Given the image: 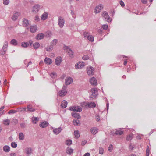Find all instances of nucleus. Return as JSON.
<instances>
[{"instance_id": "f257e3e1", "label": "nucleus", "mask_w": 156, "mask_h": 156, "mask_svg": "<svg viewBox=\"0 0 156 156\" xmlns=\"http://www.w3.org/2000/svg\"><path fill=\"white\" fill-rule=\"evenodd\" d=\"M67 88V87L66 86H63L62 90L58 91V94L59 96L63 97L66 94L67 92L66 90Z\"/></svg>"}, {"instance_id": "f03ea898", "label": "nucleus", "mask_w": 156, "mask_h": 156, "mask_svg": "<svg viewBox=\"0 0 156 156\" xmlns=\"http://www.w3.org/2000/svg\"><path fill=\"white\" fill-rule=\"evenodd\" d=\"M8 42L7 41H5L3 44V45L1 51V54L2 55H4L8 47Z\"/></svg>"}, {"instance_id": "7ed1b4c3", "label": "nucleus", "mask_w": 156, "mask_h": 156, "mask_svg": "<svg viewBox=\"0 0 156 156\" xmlns=\"http://www.w3.org/2000/svg\"><path fill=\"white\" fill-rule=\"evenodd\" d=\"M58 23L59 27L61 28L63 27L65 24V20L64 18L61 16L58 17Z\"/></svg>"}, {"instance_id": "20e7f679", "label": "nucleus", "mask_w": 156, "mask_h": 156, "mask_svg": "<svg viewBox=\"0 0 156 156\" xmlns=\"http://www.w3.org/2000/svg\"><path fill=\"white\" fill-rule=\"evenodd\" d=\"M102 15L104 20L107 21L108 22H110L112 21V19L109 17L108 13L106 12H104L102 13Z\"/></svg>"}, {"instance_id": "39448f33", "label": "nucleus", "mask_w": 156, "mask_h": 156, "mask_svg": "<svg viewBox=\"0 0 156 156\" xmlns=\"http://www.w3.org/2000/svg\"><path fill=\"white\" fill-rule=\"evenodd\" d=\"M94 68L90 66H88L87 68V73L90 76H92L94 75Z\"/></svg>"}, {"instance_id": "423d86ee", "label": "nucleus", "mask_w": 156, "mask_h": 156, "mask_svg": "<svg viewBox=\"0 0 156 156\" xmlns=\"http://www.w3.org/2000/svg\"><path fill=\"white\" fill-rule=\"evenodd\" d=\"M91 97L92 98H96L98 94L97 89L96 88H92L91 90Z\"/></svg>"}, {"instance_id": "0eeeda50", "label": "nucleus", "mask_w": 156, "mask_h": 156, "mask_svg": "<svg viewBox=\"0 0 156 156\" xmlns=\"http://www.w3.org/2000/svg\"><path fill=\"white\" fill-rule=\"evenodd\" d=\"M69 109L73 111H76L77 112H80L82 110V108L78 106H71L69 108Z\"/></svg>"}, {"instance_id": "6e6552de", "label": "nucleus", "mask_w": 156, "mask_h": 156, "mask_svg": "<svg viewBox=\"0 0 156 156\" xmlns=\"http://www.w3.org/2000/svg\"><path fill=\"white\" fill-rule=\"evenodd\" d=\"M103 6L102 4H100L96 6L95 8L94 12L97 14L99 13L101 10L103 8Z\"/></svg>"}, {"instance_id": "1a4fd4ad", "label": "nucleus", "mask_w": 156, "mask_h": 156, "mask_svg": "<svg viewBox=\"0 0 156 156\" xmlns=\"http://www.w3.org/2000/svg\"><path fill=\"white\" fill-rule=\"evenodd\" d=\"M85 64L84 63L82 62H79L76 64L75 67L76 69H81L84 67Z\"/></svg>"}, {"instance_id": "9d476101", "label": "nucleus", "mask_w": 156, "mask_h": 156, "mask_svg": "<svg viewBox=\"0 0 156 156\" xmlns=\"http://www.w3.org/2000/svg\"><path fill=\"white\" fill-rule=\"evenodd\" d=\"M111 133L113 135L115 134L116 135H120L123 134V132L120 129H116L112 130Z\"/></svg>"}, {"instance_id": "9b49d317", "label": "nucleus", "mask_w": 156, "mask_h": 156, "mask_svg": "<svg viewBox=\"0 0 156 156\" xmlns=\"http://www.w3.org/2000/svg\"><path fill=\"white\" fill-rule=\"evenodd\" d=\"M90 82L92 85L95 86L97 85V80L95 77H92L90 79Z\"/></svg>"}, {"instance_id": "f8f14e48", "label": "nucleus", "mask_w": 156, "mask_h": 156, "mask_svg": "<svg viewBox=\"0 0 156 156\" xmlns=\"http://www.w3.org/2000/svg\"><path fill=\"white\" fill-rule=\"evenodd\" d=\"M20 14L19 12H13L12 16V20L13 21L16 20L20 16Z\"/></svg>"}, {"instance_id": "ddd939ff", "label": "nucleus", "mask_w": 156, "mask_h": 156, "mask_svg": "<svg viewBox=\"0 0 156 156\" xmlns=\"http://www.w3.org/2000/svg\"><path fill=\"white\" fill-rule=\"evenodd\" d=\"M73 81L72 78L70 77L66 78L65 80V83L66 85H69L72 83Z\"/></svg>"}, {"instance_id": "4468645a", "label": "nucleus", "mask_w": 156, "mask_h": 156, "mask_svg": "<svg viewBox=\"0 0 156 156\" xmlns=\"http://www.w3.org/2000/svg\"><path fill=\"white\" fill-rule=\"evenodd\" d=\"M40 8V6L39 5H36L33 7L32 11L33 12L36 13L39 10Z\"/></svg>"}, {"instance_id": "2eb2a0df", "label": "nucleus", "mask_w": 156, "mask_h": 156, "mask_svg": "<svg viewBox=\"0 0 156 156\" xmlns=\"http://www.w3.org/2000/svg\"><path fill=\"white\" fill-rule=\"evenodd\" d=\"M48 123L46 121L41 122L39 124L40 127L42 128L47 127L48 125Z\"/></svg>"}, {"instance_id": "dca6fc26", "label": "nucleus", "mask_w": 156, "mask_h": 156, "mask_svg": "<svg viewBox=\"0 0 156 156\" xmlns=\"http://www.w3.org/2000/svg\"><path fill=\"white\" fill-rule=\"evenodd\" d=\"M62 128L60 127L58 128H54L53 129V132L54 134L56 135L59 134L62 131Z\"/></svg>"}, {"instance_id": "f3484780", "label": "nucleus", "mask_w": 156, "mask_h": 156, "mask_svg": "<svg viewBox=\"0 0 156 156\" xmlns=\"http://www.w3.org/2000/svg\"><path fill=\"white\" fill-rule=\"evenodd\" d=\"M25 150L26 154L28 155L32 153V150L31 147H27L25 148Z\"/></svg>"}, {"instance_id": "a211bd4d", "label": "nucleus", "mask_w": 156, "mask_h": 156, "mask_svg": "<svg viewBox=\"0 0 156 156\" xmlns=\"http://www.w3.org/2000/svg\"><path fill=\"white\" fill-rule=\"evenodd\" d=\"M48 15V14L47 12H44L41 16V20H46Z\"/></svg>"}, {"instance_id": "6ab92c4d", "label": "nucleus", "mask_w": 156, "mask_h": 156, "mask_svg": "<svg viewBox=\"0 0 156 156\" xmlns=\"http://www.w3.org/2000/svg\"><path fill=\"white\" fill-rule=\"evenodd\" d=\"M62 62V58L61 57H57L55 60V63L57 65H59Z\"/></svg>"}, {"instance_id": "aec40b11", "label": "nucleus", "mask_w": 156, "mask_h": 156, "mask_svg": "<svg viewBox=\"0 0 156 156\" xmlns=\"http://www.w3.org/2000/svg\"><path fill=\"white\" fill-rule=\"evenodd\" d=\"M73 150L70 147H68L66 149V153L69 155H71L73 152Z\"/></svg>"}, {"instance_id": "412c9836", "label": "nucleus", "mask_w": 156, "mask_h": 156, "mask_svg": "<svg viewBox=\"0 0 156 156\" xmlns=\"http://www.w3.org/2000/svg\"><path fill=\"white\" fill-rule=\"evenodd\" d=\"M44 62L47 64L50 65L52 63L51 59L47 57H46L44 59Z\"/></svg>"}, {"instance_id": "4be33fe9", "label": "nucleus", "mask_w": 156, "mask_h": 156, "mask_svg": "<svg viewBox=\"0 0 156 156\" xmlns=\"http://www.w3.org/2000/svg\"><path fill=\"white\" fill-rule=\"evenodd\" d=\"M96 106V104L95 103L92 102H88V108H93Z\"/></svg>"}, {"instance_id": "5701e85b", "label": "nucleus", "mask_w": 156, "mask_h": 156, "mask_svg": "<svg viewBox=\"0 0 156 156\" xmlns=\"http://www.w3.org/2000/svg\"><path fill=\"white\" fill-rule=\"evenodd\" d=\"M90 131L91 133L95 135L98 132V129L96 127H93L91 128L90 129Z\"/></svg>"}, {"instance_id": "b1692460", "label": "nucleus", "mask_w": 156, "mask_h": 156, "mask_svg": "<svg viewBox=\"0 0 156 156\" xmlns=\"http://www.w3.org/2000/svg\"><path fill=\"white\" fill-rule=\"evenodd\" d=\"M44 35L43 33H40L36 36V38L37 40H41L44 37Z\"/></svg>"}, {"instance_id": "393cba45", "label": "nucleus", "mask_w": 156, "mask_h": 156, "mask_svg": "<svg viewBox=\"0 0 156 156\" xmlns=\"http://www.w3.org/2000/svg\"><path fill=\"white\" fill-rule=\"evenodd\" d=\"M29 24V21L27 19H24L23 21V25L24 26L27 27Z\"/></svg>"}, {"instance_id": "a878e982", "label": "nucleus", "mask_w": 156, "mask_h": 156, "mask_svg": "<svg viewBox=\"0 0 156 156\" xmlns=\"http://www.w3.org/2000/svg\"><path fill=\"white\" fill-rule=\"evenodd\" d=\"M67 101L65 100H63L61 103V106L62 108H65L67 107Z\"/></svg>"}, {"instance_id": "bb28decb", "label": "nucleus", "mask_w": 156, "mask_h": 156, "mask_svg": "<svg viewBox=\"0 0 156 156\" xmlns=\"http://www.w3.org/2000/svg\"><path fill=\"white\" fill-rule=\"evenodd\" d=\"M37 27L36 25L31 26L30 27V31L31 32L34 33L36 32Z\"/></svg>"}, {"instance_id": "cd10ccee", "label": "nucleus", "mask_w": 156, "mask_h": 156, "mask_svg": "<svg viewBox=\"0 0 156 156\" xmlns=\"http://www.w3.org/2000/svg\"><path fill=\"white\" fill-rule=\"evenodd\" d=\"M2 122L4 125L5 126H7L10 124V121L9 119H5L3 120Z\"/></svg>"}, {"instance_id": "c85d7f7f", "label": "nucleus", "mask_w": 156, "mask_h": 156, "mask_svg": "<svg viewBox=\"0 0 156 156\" xmlns=\"http://www.w3.org/2000/svg\"><path fill=\"white\" fill-rule=\"evenodd\" d=\"M10 147L8 145L4 146L3 147V150L5 152L7 153L9 151Z\"/></svg>"}, {"instance_id": "c756f323", "label": "nucleus", "mask_w": 156, "mask_h": 156, "mask_svg": "<svg viewBox=\"0 0 156 156\" xmlns=\"http://www.w3.org/2000/svg\"><path fill=\"white\" fill-rule=\"evenodd\" d=\"M81 106L85 109L88 108V102H83L80 104Z\"/></svg>"}, {"instance_id": "7c9ffc66", "label": "nucleus", "mask_w": 156, "mask_h": 156, "mask_svg": "<svg viewBox=\"0 0 156 156\" xmlns=\"http://www.w3.org/2000/svg\"><path fill=\"white\" fill-rule=\"evenodd\" d=\"M72 115L73 117L77 118L78 119L81 118V116L79 113H72Z\"/></svg>"}, {"instance_id": "2f4dec72", "label": "nucleus", "mask_w": 156, "mask_h": 156, "mask_svg": "<svg viewBox=\"0 0 156 156\" xmlns=\"http://www.w3.org/2000/svg\"><path fill=\"white\" fill-rule=\"evenodd\" d=\"M53 48V46L50 44L49 46H47L45 49L47 51L50 52L52 51Z\"/></svg>"}, {"instance_id": "473e14b6", "label": "nucleus", "mask_w": 156, "mask_h": 156, "mask_svg": "<svg viewBox=\"0 0 156 156\" xmlns=\"http://www.w3.org/2000/svg\"><path fill=\"white\" fill-rule=\"evenodd\" d=\"M32 120L34 124H36L39 120V118L37 117H33L32 118Z\"/></svg>"}, {"instance_id": "72a5a7b5", "label": "nucleus", "mask_w": 156, "mask_h": 156, "mask_svg": "<svg viewBox=\"0 0 156 156\" xmlns=\"http://www.w3.org/2000/svg\"><path fill=\"white\" fill-rule=\"evenodd\" d=\"M19 139L21 140H23L25 138L24 135L22 133H20L19 134Z\"/></svg>"}, {"instance_id": "f704fd0d", "label": "nucleus", "mask_w": 156, "mask_h": 156, "mask_svg": "<svg viewBox=\"0 0 156 156\" xmlns=\"http://www.w3.org/2000/svg\"><path fill=\"white\" fill-rule=\"evenodd\" d=\"M73 123L75 126H78L80 124V121L78 120H73Z\"/></svg>"}, {"instance_id": "c9c22d12", "label": "nucleus", "mask_w": 156, "mask_h": 156, "mask_svg": "<svg viewBox=\"0 0 156 156\" xmlns=\"http://www.w3.org/2000/svg\"><path fill=\"white\" fill-rule=\"evenodd\" d=\"M67 52L70 57H73L74 55V53L71 49H69V50L67 51Z\"/></svg>"}, {"instance_id": "e433bc0d", "label": "nucleus", "mask_w": 156, "mask_h": 156, "mask_svg": "<svg viewBox=\"0 0 156 156\" xmlns=\"http://www.w3.org/2000/svg\"><path fill=\"white\" fill-rule=\"evenodd\" d=\"M40 46V44L38 42H36L33 44V46L34 48L37 49H38Z\"/></svg>"}, {"instance_id": "4c0bfd02", "label": "nucleus", "mask_w": 156, "mask_h": 156, "mask_svg": "<svg viewBox=\"0 0 156 156\" xmlns=\"http://www.w3.org/2000/svg\"><path fill=\"white\" fill-rule=\"evenodd\" d=\"M58 41V40L57 39H54L50 43V44L53 47L56 45Z\"/></svg>"}, {"instance_id": "58836bf2", "label": "nucleus", "mask_w": 156, "mask_h": 156, "mask_svg": "<svg viewBox=\"0 0 156 156\" xmlns=\"http://www.w3.org/2000/svg\"><path fill=\"white\" fill-rule=\"evenodd\" d=\"M74 135L76 137L78 138L80 136L79 132L78 130H76L74 132Z\"/></svg>"}, {"instance_id": "ea45409f", "label": "nucleus", "mask_w": 156, "mask_h": 156, "mask_svg": "<svg viewBox=\"0 0 156 156\" xmlns=\"http://www.w3.org/2000/svg\"><path fill=\"white\" fill-rule=\"evenodd\" d=\"M10 43L12 45L16 46L17 45V41L16 39H13L11 40Z\"/></svg>"}, {"instance_id": "a19ab883", "label": "nucleus", "mask_w": 156, "mask_h": 156, "mask_svg": "<svg viewBox=\"0 0 156 156\" xmlns=\"http://www.w3.org/2000/svg\"><path fill=\"white\" fill-rule=\"evenodd\" d=\"M21 45L23 47L27 48L28 47L29 43L27 42H23L21 43Z\"/></svg>"}, {"instance_id": "79ce46f5", "label": "nucleus", "mask_w": 156, "mask_h": 156, "mask_svg": "<svg viewBox=\"0 0 156 156\" xmlns=\"http://www.w3.org/2000/svg\"><path fill=\"white\" fill-rule=\"evenodd\" d=\"M94 37L92 35H90L88 37L87 39L91 42L94 41Z\"/></svg>"}, {"instance_id": "37998d69", "label": "nucleus", "mask_w": 156, "mask_h": 156, "mask_svg": "<svg viewBox=\"0 0 156 156\" xmlns=\"http://www.w3.org/2000/svg\"><path fill=\"white\" fill-rule=\"evenodd\" d=\"M72 144V141L70 139L68 140L66 142V144L68 146Z\"/></svg>"}, {"instance_id": "c03bdc74", "label": "nucleus", "mask_w": 156, "mask_h": 156, "mask_svg": "<svg viewBox=\"0 0 156 156\" xmlns=\"http://www.w3.org/2000/svg\"><path fill=\"white\" fill-rule=\"evenodd\" d=\"M11 147L13 148H16L17 147V144L15 142H12L11 144Z\"/></svg>"}, {"instance_id": "a18cd8bd", "label": "nucleus", "mask_w": 156, "mask_h": 156, "mask_svg": "<svg viewBox=\"0 0 156 156\" xmlns=\"http://www.w3.org/2000/svg\"><path fill=\"white\" fill-rule=\"evenodd\" d=\"M99 153L101 154H103L104 152V150L103 148L100 147L99 149Z\"/></svg>"}, {"instance_id": "49530a36", "label": "nucleus", "mask_w": 156, "mask_h": 156, "mask_svg": "<svg viewBox=\"0 0 156 156\" xmlns=\"http://www.w3.org/2000/svg\"><path fill=\"white\" fill-rule=\"evenodd\" d=\"M89 35H90V34L88 33V32H84L83 33L84 37L86 39H87Z\"/></svg>"}, {"instance_id": "de8ad7c7", "label": "nucleus", "mask_w": 156, "mask_h": 156, "mask_svg": "<svg viewBox=\"0 0 156 156\" xmlns=\"http://www.w3.org/2000/svg\"><path fill=\"white\" fill-rule=\"evenodd\" d=\"M27 109L30 112H33L34 111V109L31 108L30 105L28 106Z\"/></svg>"}, {"instance_id": "09e8293b", "label": "nucleus", "mask_w": 156, "mask_h": 156, "mask_svg": "<svg viewBox=\"0 0 156 156\" xmlns=\"http://www.w3.org/2000/svg\"><path fill=\"white\" fill-rule=\"evenodd\" d=\"M133 138L132 135H129L127 136L126 138V140H127L129 141L131 140Z\"/></svg>"}, {"instance_id": "8fccbe9b", "label": "nucleus", "mask_w": 156, "mask_h": 156, "mask_svg": "<svg viewBox=\"0 0 156 156\" xmlns=\"http://www.w3.org/2000/svg\"><path fill=\"white\" fill-rule=\"evenodd\" d=\"M108 27V26L107 24H104L102 25L101 28L104 30H106L107 29Z\"/></svg>"}, {"instance_id": "3c124183", "label": "nucleus", "mask_w": 156, "mask_h": 156, "mask_svg": "<svg viewBox=\"0 0 156 156\" xmlns=\"http://www.w3.org/2000/svg\"><path fill=\"white\" fill-rule=\"evenodd\" d=\"M3 4L5 5H7L9 3V0H3Z\"/></svg>"}, {"instance_id": "603ef678", "label": "nucleus", "mask_w": 156, "mask_h": 156, "mask_svg": "<svg viewBox=\"0 0 156 156\" xmlns=\"http://www.w3.org/2000/svg\"><path fill=\"white\" fill-rule=\"evenodd\" d=\"M95 119L96 121H100V118L99 115L96 114L95 115Z\"/></svg>"}, {"instance_id": "864d4df0", "label": "nucleus", "mask_w": 156, "mask_h": 156, "mask_svg": "<svg viewBox=\"0 0 156 156\" xmlns=\"http://www.w3.org/2000/svg\"><path fill=\"white\" fill-rule=\"evenodd\" d=\"M63 49L65 50H66V51L67 50H69V49H70V48H69V47L67 46L64 45L63 47Z\"/></svg>"}, {"instance_id": "5fc2aeb1", "label": "nucleus", "mask_w": 156, "mask_h": 156, "mask_svg": "<svg viewBox=\"0 0 156 156\" xmlns=\"http://www.w3.org/2000/svg\"><path fill=\"white\" fill-rule=\"evenodd\" d=\"M82 58L84 60H87L89 58V57L87 55H84L82 57Z\"/></svg>"}, {"instance_id": "6e6d98bb", "label": "nucleus", "mask_w": 156, "mask_h": 156, "mask_svg": "<svg viewBox=\"0 0 156 156\" xmlns=\"http://www.w3.org/2000/svg\"><path fill=\"white\" fill-rule=\"evenodd\" d=\"M56 74V73L55 72H53L50 74V76L51 77L53 78L55 76Z\"/></svg>"}, {"instance_id": "4d7b16f0", "label": "nucleus", "mask_w": 156, "mask_h": 156, "mask_svg": "<svg viewBox=\"0 0 156 156\" xmlns=\"http://www.w3.org/2000/svg\"><path fill=\"white\" fill-rule=\"evenodd\" d=\"M150 151V149H146V156H149Z\"/></svg>"}, {"instance_id": "13d9d810", "label": "nucleus", "mask_w": 156, "mask_h": 156, "mask_svg": "<svg viewBox=\"0 0 156 156\" xmlns=\"http://www.w3.org/2000/svg\"><path fill=\"white\" fill-rule=\"evenodd\" d=\"M70 13H71V15L73 17H75V14L74 11H73L72 10H71Z\"/></svg>"}, {"instance_id": "bf43d9fd", "label": "nucleus", "mask_w": 156, "mask_h": 156, "mask_svg": "<svg viewBox=\"0 0 156 156\" xmlns=\"http://www.w3.org/2000/svg\"><path fill=\"white\" fill-rule=\"evenodd\" d=\"M120 4L122 7H124L125 6L124 2L122 0L120 1Z\"/></svg>"}, {"instance_id": "052dcab7", "label": "nucleus", "mask_w": 156, "mask_h": 156, "mask_svg": "<svg viewBox=\"0 0 156 156\" xmlns=\"http://www.w3.org/2000/svg\"><path fill=\"white\" fill-rule=\"evenodd\" d=\"M35 20L36 21L38 22L40 20L39 17L38 16H36L35 18Z\"/></svg>"}, {"instance_id": "680f3d73", "label": "nucleus", "mask_w": 156, "mask_h": 156, "mask_svg": "<svg viewBox=\"0 0 156 156\" xmlns=\"http://www.w3.org/2000/svg\"><path fill=\"white\" fill-rule=\"evenodd\" d=\"M15 112H16L15 111H14L13 110H11L8 112V113L9 114H10L11 113H15Z\"/></svg>"}, {"instance_id": "e2e57ef3", "label": "nucleus", "mask_w": 156, "mask_h": 156, "mask_svg": "<svg viewBox=\"0 0 156 156\" xmlns=\"http://www.w3.org/2000/svg\"><path fill=\"white\" fill-rule=\"evenodd\" d=\"M87 143V141L86 140H83L82 141L81 144L82 145H85Z\"/></svg>"}, {"instance_id": "0e129e2a", "label": "nucleus", "mask_w": 156, "mask_h": 156, "mask_svg": "<svg viewBox=\"0 0 156 156\" xmlns=\"http://www.w3.org/2000/svg\"><path fill=\"white\" fill-rule=\"evenodd\" d=\"M113 149L112 145H110L108 147V150L110 151H111Z\"/></svg>"}, {"instance_id": "69168bd1", "label": "nucleus", "mask_w": 156, "mask_h": 156, "mask_svg": "<svg viewBox=\"0 0 156 156\" xmlns=\"http://www.w3.org/2000/svg\"><path fill=\"white\" fill-rule=\"evenodd\" d=\"M141 2L143 4H146L147 2V0H141Z\"/></svg>"}, {"instance_id": "338daca9", "label": "nucleus", "mask_w": 156, "mask_h": 156, "mask_svg": "<svg viewBox=\"0 0 156 156\" xmlns=\"http://www.w3.org/2000/svg\"><path fill=\"white\" fill-rule=\"evenodd\" d=\"M12 122H14L16 124L18 123V121L17 119H14L13 120Z\"/></svg>"}, {"instance_id": "774afa93", "label": "nucleus", "mask_w": 156, "mask_h": 156, "mask_svg": "<svg viewBox=\"0 0 156 156\" xmlns=\"http://www.w3.org/2000/svg\"><path fill=\"white\" fill-rule=\"evenodd\" d=\"M90 154L89 153H86L83 156H90Z\"/></svg>"}]
</instances>
